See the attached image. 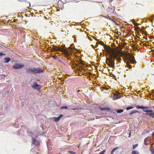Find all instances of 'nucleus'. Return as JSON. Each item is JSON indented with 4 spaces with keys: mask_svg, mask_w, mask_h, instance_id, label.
Segmentation results:
<instances>
[{
    "mask_svg": "<svg viewBox=\"0 0 154 154\" xmlns=\"http://www.w3.org/2000/svg\"><path fill=\"white\" fill-rule=\"evenodd\" d=\"M26 72L29 74H35L43 72L44 71L39 68H30L26 69Z\"/></svg>",
    "mask_w": 154,
    "mask_h": 154,
    "instance_id": "f257e3e1",
    "label": "nucleus"
},
{
    "mask_svg": "<svg viewBox=\"0 0 154 154\" xmlns=\"http://www.w3.org/2000/svg\"><path fill=\"white\" fill-rule=\"evenodd\" d=\"M124 61H130L131 63L134 64L136 63L134 59V57L133 55H131L129 53L125 54L123 57Z\"/></svg>",
    "mask_w": 154,
    "mask_h": 154,
    "instance_id": "f03ea898",
    "label": "nucleus"
},
{
    "mask_svg": "<svg viewBox=\"0 0 154 154\" xmlns=\"http://www.w3.org/2000/svg\"><path fill=\"white\" fill-rule=\"evenodd\" d=\"M109 53L110 57L109 58L116 59L118 56V54L115 51V49L113 48V49Z\"/></svg>",
    "mask_w": 154,
    "mask_h": 154,
    "instance_id": "7ed1b4c3",
    "label": "nucleus"
},
{
    "mask_svg": "<svg viewBox=\"0 0 154 154\" xmlns=\"http://www.w3.org/2000/svg\"><path fill=\"white\" fill-rule=\"evenodd\" d=\"M115 59L112 58H106V60H108L109 63H107V64L109 65V66L112 67H114Z\"/></svg>",
    "mask_w": 154,
    "mask_h": 154,
    "instance_id": "20e7f679",
    "label": "nucleus"
},
{
    "mask_svg": "<svg viewBox=\"0 0 154 154\" xmlns=\"http://www.w3.org/2000/svg\"><path fill=\"white\" fill-rule=\"evenodd\" d=\"M55 48V51H61L63 52L64 54L66 56H68L69 55L68 53L67 52V50L65 49L61 48H58L57 46H54Z\"/></svg>",
    "mask_w": 154,
    "mask_h": 154,
    "instance_id": "39448f33",
    "label": "nucleus"
},
{
    "mask_svg": "<svg viewBox=\"0 0 154 154\" xmlns=\"http://www.w3.org/2000/svg\"><path fill=\"white\" fill-rule=\"evenodd\" d=\"M24 66V65L23 64L15 63V64L13 66V68L14 69H20Z\"/></svg>",
    "mask_w": 154,
    "mask_h": 154,
    "instance_id": "423d86ee",
    "label": "nucleus"
},
{
    "mask_svg": "<svg viewBox=\"0 0 154 154\" xmlns=\"http://www.w3.org/2000/svg\"><path fill=\"white\" fill-rule=\"evenodd\" d=\"M144 112H146V114L150 116H151L152 118H154V113L153 112L152 110H149L148 111L144 110Z\"/></svg>",
    "mask_w": 154,
    "mask_h": 154,
    "instance_id": "0eeeda50",
    "label": "nucleus"
},
{
    "mask_svg": "<svg viewBox=\"0 0 154 154\" xmlns=\"http://www.w3.org/2000/svg\"><path fill=\"white\" fill-rule=\"evenodd\" d=\"M103 48L106 50V51L109 53L111 52V51L113 49V48H111L110 46H107L106 45L104 46Z\"/></svg>",
    "mask_w": 154,
    "mask_h": 154,
    "instance_id": "6e6552de",
    "label": "nucleus"
},
{
    "mask_svg": "<svg viewBox=\"0 0 154 154\" xmlns=\"http://www.w3.org/2000/svg\"><path fill=\"white\" fill-rule=\"evenodd\" d=\"M40 86V85L38 84L36 82H34L32 87L35 89L38 90L40 89L39 87Z\"/></svg>",
    "mask_w": 154,
    "mask_h": 154,
    "instance_id": "1a4fd4ad",
    "label": "nucleus"
},
{
    "mask_svg": "<svg viewBox=\"0 0 154 154\" xmlns=\"http://www.w3.org/2000/svg\"><path fill=\"white\" fill-rule=\"evenodd\" d=\"M135 107L137 109H143V111H148V110H147L148 109V107H144L143 106H136Z\"/></svg>",
    "mask_w": 154,
    "mask_h": 154,
    "instance_id": "9d476101",
    "label": "nucleus"
},
{
    "mask_svg": "<svg viewBox=\"0 0 154 154\" xmlns=\"http://www.w3.org/2000/svg\"><path fill=\"white\" fill-rule=\"evenodd\" d=\"M33 144L38 145L39 144V142L36 139L32 137Z\"/></svg>",
    "mask_w": 154,
    "mask_h": 154,
    "instance_id": "9b49d317",
    "label": "nucleus"
},
{
    "mask_svg": "<svg viewBox=\"0 0 154 154\" xmlns=\"http://www.w3.org/2000/svg\"><path fill=\"white\" fill-rule=\"evenodd\" d=\"M63 116V115L60 114L59 115V116L57 117H54V119L55 122H57L60 120L61 118Z\"/></svg>",
    "mask_w": 154,
    "mask_h": 154,
    "instance_id": "f8f14e48",
    "label": "nucleus"
},
{
    "mask_svg": "<svg viewBox=\"0 0 154 154\" xmlns=\"http://www.w3.org/2000/svg\"><path fill=\"white\" fill-rule=\"evenodd\" d=\"M150 139V138L149 137H147L144 140V144L146 145H147L148 144V143L147 142V141H149V139Z\"/></svg>",
    "mask_w": 154,
    "mask_h": 154,
    "instance_id": "ddd939ff",
    "label": "nucleus"
},
{
    "mask_svg": "<svg viewBox=\"0 0 154 154\" xmlns=\"http://www.w3.org/2000/svg\"><path fill=\"white\" fill-rule=\"evenodd\" d=\"M4 60H6L4 62V63H8L9 62H10L11 60L10 58H9V57L5 58H4Z\"/></svg>",
    "mask_w": 154,
    "mask_h": 154,
    "instance_id": "4468645a",
    "label": "nucleus"
},
{
    "mask_svg": "<svg viewBox=\"0 0 154 154\" xmlns=\"http://www.w3.org/2000/svg\"><path fill=\"white\" fill-rule=\"evenodd\" d=\"M118 147H116L115 148H114L113 149H112V150L111 151V154H112L115 151L118 149Z\"/></svg>",
    "mask_w": 154,
    "mask_h": 154,
    "instance_id": "2eb2a0df",
    "label": "nucleus"
},
{
    "mask_svg": "<svg viewBox=\"0 0 154 154\" xmlns=\"http://www.w3.org/2000/svg\"><path fill=\"white\" fill-rule=\"evenodd\" d=\"M126 64L127 66V67L129 68V69H130L132 68L131 66L129 64V63L128 62H127Z\"/></svg>",
    "mask_w": 154,
    "mask_h": 154,
    "instance_id": "dca6fc26",
    "label": "nucleus"
},
{
    "mask_svg": "<svg viewBox=\"0 0 154 154\" xmlns=\"http://www.w3.org/2000/svg\"><path fill=\"white\" fill-rule=\"evenodd\" d=\"M150 150L152 154H154V149L153 148H151L150 149Z\"/></svg>",
    "mask_w": 154,
    "mask_h": 154,
    "instance_id": "f3484780",
    "label": "nucleus"
},
{
    "mask_svg": "<svg viewBox=\"0 0 154 154\" xmlns=\"http://www.w3.org/2000/svg\"><path fill=\"white\" fill-rule=\"evenodd\" d=\"M132 154H139V153L137 151L134 150L132 151Z\"/></svg>",
    "mask_w": 154,
    "mask_h": 154,
    "instance_id": "a211bd4d",
    "label": "nucleus"
},
{
    "mask_svg": "<svg viewBox=\"0 0 154 154\" xmlns=\"http://www.w3.org/2000/svg\"><path fill=\"white\" fill-rule=\"evenodd\" d=\"M138 112V111H136V110L132 111L130 112V114L131 115L133 113H135L136 112Z\"/></svg>",
    "mask_w": 154,
    "mask_h": 154,
    "instance_id": "6ab92c4d",
    "label": "nucleus"
},
{
    "mask_svg": "<svg viewBox=\"0 0 154 154\" xmlns=\"http://www.w3.org/2000/svg\"><path fill=\"white\" fill-rule=\"evenodd\" d=\"M123 111V110L122 109H118L117 110V112L118 113H120L122 112Z\"/></svg>",
    "mask_w": 154,
    "mask_h": 154,
    "instance_id": "aec40b11",
    "label": "nucleus"
},
{
    "mask_svg": "<svg viewBox=\"0 0 154 154\" xmlns=\"http://www.w3.org/2000/svg\"><path fill=\"white\" fill-rule=\"evenodd\" d=\"M67 152H68L70 153L71 154H75V152L73 151H69Z\"/></svg>",
    "mask_w": 154,
    "mask_h": 154,
    "instance_id": "412c9836",
    "label": "nucleus"
},
{
    "mask_svg": "<svg viewBox=\"0 0 154 154\" xmlns=\"http://www.w3.org/2000/svg\"><path fill=\"white\" fill-rule=\"evenodd\" d=\"M68 109V108L66 106L61 107V109Z\"/></svg>",
    "mask_w": 154,
    "mask_h": 154,
    "instance_id": "4be33fe9",
    "label": "nucleus"
},
{
    "mask_svg": "<svg viewBox=\"0 0 154 154\" xmlns=\"http://www.w3.org/2000/svg\"><path fill=\"white\" fill-rule=\"evenodd\" d=\"M133 108H134V107H131V106L128 107L126 108V109L127 110H128L129 109H132Z\"/></svg>",
    "mask_w": 154,
    "mask_h": 154,
    "instance_id": "5701e85b",
    "label": "nucleus"
},
{
    "mask_svg": "<svg viewBox=\"0 0 154 154\" xmlns=\"http://www.w3.org/2000/svg\"><path fill=\"white\" fill-rule=\"evenodd\" d=\"M101 110H109L110 109L108 108H102L101 109Z\"/></svg>",
    "mask_w": 154,
    "mask_h": 154,
    "instance_id": "b1692460",
    "label": "nucleus"
},
{
    "mask_svg": "<svg viewBox=\"0 0 154 154\" xmlns=\"http://www.w3.org/2000/svg\"><path fill=\"white\" fill-rule=\"evenodd\" d=\"M137 145H138L137 144L134 145L133 146V149H135L137 146Z\"/></svg>",
    "mask_w": 154,
    "mask_h": 154,
    "instance_id": "393cba45",
    "label": "nucleus"
},
{
    "mask_svg": "<svg viewBox=\"0 0 154 154\" xmlns=\"http://www.w3.org/2000/svg\"><path fill=\"white\" fill-rule=\"evenodd\" d=\"M27 133L28 134H29L30 135L32 134V132L31 131H27Z\"/></svg>",
    "mask_w": 154,
    "mask_h": 154,
    "instance_id": "a878e982",
    "label": "nucleus"
},
{
    "mask_svg": "<svg viewBox=\"0 0 154 154\" xmlns=\"http://www.w3.org/2000/svg\"><path fill=\"white\" fill-rule=\"evenodd\" d=\"M99 44L103 46L105 45L103 42L100 41L99 42Z\"/></svg>",
    "mask_w": 154,
    "mask_h": 154,
    "instance_id": "bb28decb",
    "label": "nucleus"
},
{
    "mask_svg": "<svg viewBox=\"0 0 154 154\" xmlns=\"http://www.w3.org/2000/svg\"><path fill=\"white\" fill-rule=\"evenodd\" d=\"M105 150H104L101 152L99 154H104L105 152Z\"/></svg>",
    "mask_w": 154,
    "mask_h": 154,
    "instance_id": "cd10ccee",
    "label": "nucleus"
},
{
    "mask_svg": "<svg viewBox=\"0 0 154 154\" xmlns=\"http://www.w3.org/2000/svg\"><path fill=\"white\" fill-rule=\"evenodd\" d=\"M115 59H116V60L117 61H119L121 60V58L120 57H119L118 58H117V57Z\"/></svg>",
    "mask_w": 154,
    "mask_h": 154,
    "instance_id": "c85d7f7f",
    "label": "nucleus"
},
{
    "mask_svg": "<svg viewBox=\"0 0 154 154\" xmlns=\"http://www.w3.org/2000/svg\"><path fill=\"white\" fill-rule=\"evenodd\" d=\"M52 49L53 51H55V47H54L52 48Z\"/></svg>",
    "mask_w": 154,
    "mask_h": 154,
    "instance_id": "c756f323",
    "label": "nucleus"
},
{
    "mask_svg": "<svg viewBox=\"0 0 154 154\" xmlns=\"http://www.w3.org/2000/svg\"><path fill=\"white\" fill-rule=\"evenodd\" d=\"M5 55V54H4L2 52L0 53V56H2V55Z\"/></svg>",
    "mask_w": 154,
    "mask_h": 154,
    "instance_id": "7c9ffc66",
    "label": "nucleus"
},
{
    "mask_svg": "<svg viewBox=\"0 0 154 154\" xmlns=\"http://www.w3.org/2000/svg\"><path fill=\"white\" fill-rule=\"evenodd\" d=\"M133 24L135 26H137L138 24L137 23H136L135 22L134 23H133Z\"/></svg>",
    "mask_w": 154,
    "mask_h": 154,
    "instance_id": "2f4dec72",
    "label": "nucleus"
},
{
    "mask_svg": "<svg viewBox=\"0 0 154 154\" xmlns=\"http://www.w3.org/2000/svg\"><path fill=\"white\" fill-rule=\"evenodd\" d=\"M149 20L152 22L153 21V19H151V18H149Z\"/></svg>",
    "mask_w": 154,
    "mask_h": 154,
    "instance_id": "473e14b6",
    "label": "nucleus"
},
{
    "mask_svg": "<svg viewBox=\"0 0 154 154\" xmlns=\"http://www.w3.org/2000/svg\"><path fill=\"white\" fill-rule=\"evenodd\" d=\"M93 37L95 40H96L97 41L98 40L97 38H95V37L93 36Z\"/></svg>",
    "mask_w": 154,
    "mask_h": 154,
    "instance_id": "72a5a7b5",
    "label": "nucleus"
},
{
    "mask_svg": "<svg viewBox=\"0 0 154 154\" xmlns=\"http://www.w3.org/2000/svg\"><path fill=\"white\" fill-rule=\"evenodd\" d=\"M100 16H102L103 17H104L105 18H108L107 17H106V16H103L101 15H100Z\"/></svg>",
    "mask_w": 154,
    "mask_h": 154,
    "instance_id": "f704fd0d",
    "label": "nucleus"
},
{
    "mask_svg": "<svg viewBox=\"0 0 154 154\" xmlns=\"http://www.w3.org/2000/svg\"><path fill=\"white\" fill-rule=\"evenodd\" d=\"M98 43L97 42L96 43V44L95 45V46L96 47H97V46L98 45Z\"/></svg>",
    "mask_w": 154,
    "mask_h": 154,
    "instance_id": "c9c22d12",
    "label": "nucleus"
},
{
    "mask_svg": "<svg viewBox=\"0 0 154 154\" xmlns=\"http://www.w3.org/2000/svg\"><path fill=\"white\" fill-rule=\"evenodd\" d=\"M2 46H3V45L2 44H1V43H0V47H1L2 48Z\"/></svg>",
    "mask_w": 154,
    "mask_h": 154,
    "instance_id": "e433bc0d",
    "label": "nucleus"
},
{
    "mask_svg": "<svg viewBox=\"0 0 154 154\" xmlns=\"http://www.w3.org/2000/svg\"><path fill=\"white\" fill-rule=\"evenodd\" d=\"M142 32H143V34H145L146 32L145 31H142Z\"/></svg>",
    "mask_w": 154,
    "mask_h": 154,
    "instance_id": "4c0bfd02",
    "label": "nucleus"
},
{
    "mask_svg": "<svg viewBox=\"0 0 154 154\" xmlns=\"http://www.w3.org/2000/svg\"><path fill=\"white\" fill-rule=\"evenodd\" d=\"M72 110H76V109L75 108H74V109H71Z\"/></svg>",
    "mask_w": 154,
    "mask_h": 154,
    "instance_id": "58836bf2",
    "label": "nucleus"
},
{
    "mask_svg": "<svg viewBox=\"0 0 154 154\" xmlns=\"http://www.w3.org/2000/svg\"><path fill=\"white\" fill-rule=\"evenodd\" d=\"M152 135H154V131L152 133Z\"/></svg>",
    "mask_w": 154,
    "mask_h": 154,
    "instance_id": "ea45409f",
    "label": "nucleus"
},
{
    "mask_svg": "<svg viewBox=\"0 0 154 154\" xmlns=\"http://www.w3.org/2000/svg\"><path fill=\"white\" fill-rule=\"evenodd\" d=\"M152 17H154V15H153L152 16Z\"/></svg>",
    "mask_w": 154,
    "mask_h": 154,
    "instance_id": "a19ab883",
    "label": "nucleus"
},
{
    "mask_svg": "<svg viewBox=\"0 0 154 154\" xmlns=\"http://www.w3.org/2000/svg\"><path fill=\"white\" fill-rule=\"evenodd\" d=\"M92 46L93 47H94V46L93 45H92Z\"/></svg>",
    "mask_w": 154,
    "mask_h": 154,
    "instance_id": "79ce46f5",
    "label": "nucleus"
},
{
    "mask_svg": "<svg viewBox=\"0 0 154 154\" xmlns=\"http://www.w3.org/2000/svg\"><path fill=\"white\" fill-rule=\"evenodd\" d=\"M80 64H83L82 63H81V62H80Z\"/></svg>",
    "mask_w": 154,
    "mask_h": 154,
    "instance_id": "37998d69",
    "label": "nucleus"
},
{
    "mask_svg": "<svg viewBox=\"0 0 154 154\" xmlns=\"http://www.w3.org/2000/svg\"><path fill=\"white\" fill-rule=\"evenodd\" d=\"M153 109H154V106H153Z\"/></svg>",
    "mask_w": 154,
    "mask_h": 154,
    "instance_id": "c03bdc74",
    "label": "nucleus"
},
{
    "mask_svg": "<svg viewBox=\"0 0 154 154\" xmlns=\"http://www.w3.org/2000/svg\"><path fill=\"white\" fill-rule=\"evenodd\" d=\"M122 54H123V53H122Z\"/></svg>",
    "mask_w": 154,
    "mask_h": 154,
    "instance_id": "a18cd8bd",
    "label": "nucleus"
}]
</instances>
